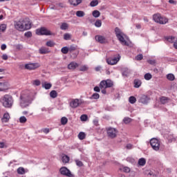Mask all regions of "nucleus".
Returning a JSON list of instances; mask_svg holds the SVG:
<instances>
[{
	"label": "nucleus",
	"mask_w": 177,
	"mask_h": 177,
	"mask_svg": "<svg viewBox=\"0 0 177 177\" xmlns=\"http://www.w3.org/2000/svg\"><path fill=\"white\" fill-rule=\"evenodd\" d=\"M35 99V93L30 90H25L21 93L20 95V106L23 109L28 107L32 100Z\"/></svg>",
	"instance_id": "obj_1"
},
{
	"label": "nucleus",
	"mask_w": 177,
	"mask_h": 177,
	"mask_svg": "<svg viewBox=\"0 0 177 177\" xmlns=\"http://www.w3.org/2000/svg\"><path fill=\"white\" fill-rule=\"evenodd\" d=\"M15 28L19 31H26V30L31 28V22L27 18L21 19L19 21L15 22Z\"/></svg>",
	"instance_id": "obj_2"
},
{
	"label": "nucleus",
	"mask_w": 177,
	"mask_h": 177,
	"mask_svg": "<svg viewBox=\"0 0 177 177\" xmlns=\"http://www.w3.org/2000/svg\"><path fill=\"white\" fill-rule=\"evenodd\" d=\"M0 102L6 109H10L13 106V97L10 95L6 94L0 98Z\"/></svg>",
	"instance_id": "obj_3"
},
{
	"label": "nucleus",
	"mask_w": 177,
	"mask_h": 177,
	"mask_svg": "<svg viewBox=\"0 0 177 177\" xmlns=\"http://www.w3.org/2000/svg\"><path fill=\"white\" fill-rule=\"evenodd\" d=\"M115 35L118 39V41H120V44H122V45H124L126 46H128V42H127V40H125V38H127V35H125V34H124V32H122V30H121V29H120V28L116 27L115 28Z\"/></svg>",
	"instance_id": "obj_4"
},
{
	"label": "nucleus",
	"mask_w": 177,
	"mask_h": 177,
	"mask_svg": "<svg viewBox=\"0 0 177 177\" xmlns=\"http://www.w3.org/2000/svg\"><path fill=\"white\" fill-rule=\"evenodd\" d=\"M153 20L158 24H167L168 23V19L165 17L161 16V14L157 13L153 15Z\"/></svg>",
	"instance_id": "obj_5"
},
{
	"label": "nucleus",
	"mask_w": 177,
	"mask_h": 177,
	"mask_svg": "<svg viewBox=\"0 0 177 177\" xmlns=\"http://www.w3.org/2000/svg\"><path fill=\"white\" fill-rule=\"evenodd\" d=\"M106 132L109 138H110L111 139H114L115 138H117L118 130L113 127H109L106 129Z\"/></svg>",
	"instance_id": "obj_6"
},
{
	"label": "nucleus",
	"mask_w": 177,
	"mask_h": 177,
	"mask_svg": "<svg viewBox=\"0 0 177 177\" xmlns=\"http://www.w3.org/2000/svg\"><path fill=\"white\" fill-rule=\"evenodd\" d=\"M113 85V81L110 80H102L100 83V89H106L107 88H111Z\"/></svg>",
	"instance_id": "obj_7"
},
{
	"label": "nucleus",
	"mask_w": 177,
	"mask_h": 177,
	"mask_svg": "<svg viewBox=\"0 0 177 177\" xmlns=\"http://www.w3.org/2000/svg\"><path fill=\"white\" fill-rule=\"evenodd\" d=\"M150 145L155 151H158L160 150V140L157 138H151L150 140Z\"/></svg>",
	"instance_id": "obj_8"
},
{
	"label": "nucleus",
	"mask_w": 177,
	"mask_h": 177,
	"mask_svg": "<svg viewBox=\"0 0 177 177\" xmlns=\"http://www.w3.org/2000/svg\"><path fill=\"white\" fill-rule=\"evenodd\" d=\"M59 172L61 175H63L64 176H68V177H75L74 174H71V171L70 169H68L66 167H62L59 169Z\"/></svg>",
	"instance_id": "obj_9"
},
{
	"label": "nucleus",
	"mask_w": 177,
	"mask_h": 177,
	"mask_svg": "<svg viewBox=\"0 0 177 177\" xmlns=\"http://www.w3.org/2000/svg\"><path fill=\"white\" fill-rule=\"evenodd\" d=\"M10 88V84L8 82H0V92H6Z\"/></svg>",
	"instance_id": "obj_10"
},
{
	"label": "nucleus",
	"mask_w": 177,
	"mask_h": 177,
	"mask_svg": "<svg viewBox=\"0 0 177 177\" xmlns=\"http://www.w3.org/2000/svg\"><path fill=\"white\" fill-rule=\"evenodd\" d=\"M120 59H121L120 55L113 58H108L106 59V63L111 66H114V64H117L120 62Z\"/></svg>",
	"instance_id": "obj_11"
},
{
	"label": "nucleus",
	"mask_w": 177,
	"mask_h": 177,
	"mask_svg": "<svg viewBox=\"0 0 177 177\" xmlns=\"http://www.w3.org/2000/svg\"><path fill=\"white\" fill-rule=\"evenodd\" d=\"M139 103H142V104H147L149 102H150V97L146 95H141L139 97L138 100Z\"/></svg>",
	"instance_id": "obj_12"
},
{
	"label": "nucleus",
	"mask_w": 177,
	"mask_h": 177,
	"mask_svg": "<svg viewBox=\"0 0 177 177\" xmlns=\"http://www.w3.org/2000/svg\"><path fill=\"white\" fill-rule=\"evenodd\" d=\"M69 104L72 109H77V107H78V106H80V100L79 99L72 100Z\"/></svg>",
	"instance_id": "obj_13"
},
{
	"label": "nucleus",
	"mask_w": 177,
	"mask_h": 177,
	"mask_svg": "<svg viewBox=\"0 0 177 177\" xmlns=\"http://www.w3.org/2000/svg\"><path fill=\"white\" fill-rule=\"evenodd\" d=\"M95 40L100 44H107V39L104 36L96 35Z\"/></svg>",
	"instance_id": "obj_14"
},
{
	"label": "nucleus",
	"mask_w": 177,
	"mask_h": 177,
	"mask_svg": "<svg viewBox=\"0 0 177 177\" xmlns=\"http://www.w3.org/2000/svg\"><path fill=\"white\" fill-rule=\"evenodd\" d=\"M132 71L128 68H123L122 69V75L124 77H128L129 75H131Z\"/></svg>",
	"instance_id": "obj_15"
},
{
	"label": "nucleus",
	"mask_w": 177,
	"mask_h": 177,
	"mask_svg": "<svg viewBox=\"0 0 177 177\" xmlns=\"http://www.w3.org/2000/svg\"><path fill=\"white\" fill-rule=\"evenodd\" d=\"M38 67H39V64H28L25 65L26 70H35V68H38Z\"/></svg>",
	"instance_id": "obj_16"
},
{
	"label": "nucleus",
	"mask_w": 177,
	"mask_h": 177,
	"mask_svg": "<svg viewBox=\"0 0 177 177\" xmlns=\"http://www.w3.org/2000/svg\"><path fill=\"white\" fill-rule=\"evenodd\" d=\"M80 65L75 62H72L68 65V70H75Z\"/></svg>",
	"instance_id": "obj_17"
},
{
	"label": "nucleus",
	"mask_w": 177,
	"mask_h": 177,
	"mask_svg": "<svg viewBox=\"0 0 177 177\" xmlns=\"http://www.w3.org/2000/svg\"><path fill=\"white\" fill-rule=\"evenodd\" d=\"M68 2L72 6H78V5L82 3V0H68Z\"/></svg>",
	"instance_id": "obj_18"
},
{
	"label": "nucleus",
	"mask_w": 177,
	"mask_h": 177,
	"mask_svg": "<svg viewBox=\"0 0 177 177\" xmlns=\"http://www.w3.org/2000/svg\"><path fill=\"white\" fill-rule=\"evenodd\" d=\"M134 88H140L142 86V80L136 79L133 81Z\"/></svg>",
	"instance_id": "obj_19"
},
{
	"label": "nucleus",
	"mask_w": 177,
	"mask_h": 177,
	"mask_svg": "<svg viewBox=\"0 0 177 177\" xmlns=\"http://www.w3.org/2000/svg\"><path fill=\"white\" fill-rule=\"evenodd\" d=\"M37 35H45V28L42 27L36 30Z\"/></svg>",
	"instance_id": "obj_20"
},
{
	"label": "nucleus",
	"mask_w": 177,
	"mask_h": 177,
	"mask_svg": "<svg viewBox=\"0 0 177 177\" xmlns=\"http://www.w3.org/2000/svg\"><path fill=\"white\" fill-rule=\"evenodd\" d=\"M10 118V116L9 115V113H6L3 114L1 121H2V122H8V121H9Z\"/></svg>",
	"instance_id": "obj_21"
},
{
	"label": "nucleus",
	"mask_w": 177,
	"mask_h": 177,
	"mask_svg": "<svg viewBox=\"0 0 177 177\" xmlns=\"http://www.w3.org/2000/svg\"><path fill=\"white\" fill-rule=\"evenodd\" d=\"M168 42H170L171 44H174V42H176L177 39L176 37L174 36H169L165 38Z\"/></svg>",
	"instance_id": "obj_22"
},
{
	"label": "nucleus",
	"mask_w": 177,
	"mask_h": 177,
	"mask_svg": "<svg viewBox=\"0 0 177 177\" xmlns=\"http://www.w3.org/2000/svg\"><path fill=\"white\" fill-rule=\"evenodd\" d=\"M6 24L0 25V38H2V32L6 31Z\"/></svg>",
	"instance_id": "obj_23"
},
{
	"label": "nucleus",
	"mask_w": 177,
	"mask_h": 177,
	"mask_svg": "<svg viewBox=\"0 0 177 177\" xmlns=\"http://www.w3.org/2000/svg\"><path fill=\"white\" fill-rule=\"evenodd\" d=\"M50 97H52V99H56L57 97V92L55 90H53L50 92Z\"/></svg>",
	"instance_id": "obj_24"
},
{
	"label": "nucleus",
	"mask_w": 177,
	"mask_h": 177,
	"mask_svg": "<svg viewBox=\"0 0 177 177\" xmlns=\"http://www.w3.org/2000/svg\"><path fill=\"white\" fill-rule=\"evenodd\" d=\"M46 46H48L49 48H53L55 45H56V43L52 40H49L46 43Z\"/></svg>",
	"instance_id": "obj_25"
},
{
	"label": "nucleus",
	"mask_w": 177,
	"mask_h": 177,
	"mask_svg": "<svg viewBox=\"0 0 177 177\" xmlns=\"http://www.w3.org/2000/svg\"><path fill=\"white\" fill-rule=\"evenodd\" d=\"M76 16L77 17H84V16H85V12L82 10H77L76 12Z\"/></svg>",
	"instance_id": "obj_26"
},
{
	"label": "nucleus",
	"mask_w": 177,
	"mask_h": 177,
	"mask_svg": "<svg viewBox=\"0 0 177 177\" xmlns=\"http://www.w3.org/2000/svg\"><path fill=\"white\" fill-rule=\"evenodd\" d=\"M138 165H140L141 167H143L146 165V159L142 158H140L138 160Z\"/></svg>",
	"instance_id": "obj_27"
},
{
	"label": "nucleus",
	"mask_w": 177,
	"mask_h": 177,
	"mask_svg": "<svg viewBox=\"0 0 177 177\" xmlns=\"http://www.w3.org/2000/svg\"><path fill=\"white\" fill-rule=\"evenodd\" d=\"M32 85H33L34 86H39V85H41V81L38 80H32L31 82Z\"/></svg>",
	"instance_id": "obj_28"
},
{
	"label": "nucleus",
	"mask_w": 177,
	"mask_h": 177,
	"mask_svg": "<svg viewBox=\"0 0 177 177\" xmlns=\"http://www.w3.org/2000/svg\"><path fill=\"white\" fill-rule=\"evenodd\" d=\"M168 100H169V98H168L167 97H162L160 98V103H162V104H165L168 103Z\"/></svg>",
	"instance_id": "obj_29"
},
{
	"label": "nucleus",
	"mask_w": 177,
	"mask_h": 177,
	"mask_svg": "<svg viewBox=\"0 0 177 177\" xmlns=\"http://www.w3.org/2000/svg\"><path fill=\"white\" fill-rule=\"evenodd\" d=\"M17 174L19 175H24V174H26V170L24 167H19L17 169Z\"/></svg>",
	"instance_id": "obj_30"
},
{
	"label": "nucleus",
	"mask_w": 177,
	"mask_h": 177,
	"mask_svg": "<svg viewBox=\"0 0 177 177\" xmlns=\"http://www.w3.org/2000/svg\"><path fill=\"white\" fill-rule=\"evenodd\" d=\"M61 30H68V24L67 23H62L61 26H60Z\"/></svg>",
	"instance_id": "obj_31"
},
{
	"label": "nucleus",
	"mask_w": 177,
	"mask_h": 177,
	"mask_svg": "<svg viewBox=\"0 0 177 177\" xmlns=\"http://www.w3.org/2000/svg\"><path fill=\"white\" fill-rule=\"evenodd\" d=\"M86 136V135L84 132H80L78 134V138L80 139V140H84V139H85Z\"/></svg>",
	"instance_id": "obj_32"
},
{
	"label": "nucleus",
	"mask_w": 177,
	"mask_h": 177,
	"mask_svg": "<svg viewBox=\"0 0 177 177\" xmlns=\"http://www.w3.org/2000/svg\"><path fill=\"white\" fill-rule=\"evenodd\" d=\"M97 5H99V1L97 0H93L90 3V6H91V8H95V6H97Z\"/></svg>",
	"instance_id": "obj_33"
},
{
	"label": "nucleus",
	"mask_w": 177,
	"mask_h": 177,
	"mask_svg": "<svg viewBox=\"0 0 177 177\" xmlns=\"http://www.w3.org/2000/svg\"><path fill=\"white\" fill-rule=\"evenodd\" d=\"M120 171H122L123 172H125L126 174H129L131 172V168L128 167H124L123 168L120 169Z\"/></svg>",
	"instance_id": "obj_34"
},
{
	"label": "nucleus",
	"mask_w": 177,
	"mask_h": 177,
	"mask_svg": "<svg viewBox=\"0 0 177 177\" xmlns=\"http://www.w3.org/2000/svg\"><path fill=\"white\" fill-rule=\"evenodd\" d=\"M167 78L169 81H174L175 80V75L172 73H169L167 75Z\"/></svg>",
	"instance_id": "obj_35"
},
{
	"label": "nucleus",
	"mask_w": 177,
	"mask_h": 177,
	"mask_svg": "<svg viewBox=\"0 0 177 177\" xmlns=\"http://www.w3.org/2000/svg\"><path fill=\"white\" fill-rule=\"evenodd\" d=\"M88 70H89V67L87 65H83L79 68L80 71H88Z\"/></svg>",
	"instance_id": "obj_36"
},
{
	"label": "nucleus",
	"mask_w": 177,
	"mask_h": 177,
	"mask_svg": "<svg viewBox=\"0 0 177 177\" xmlns=\"http://www.w3.org/2000/svg\"><path fill=\"white\" fill-rule=\"evenodd\" d=\"M129 102L131 103V104H135V103H136V97L133 96L129 97Z\"/></svg>",
	"instance_id": "obj_37"
},
{
	"label": "nucleus",
	"mask_w": 177,
	"mask_h": 177,
	"mask_svg": "<svg viewBox=\"0 0 177 177\" xmlns=\"http://www.w3.org/2000/svg\"><path fill=\"white\" fill-rule=\"evenodd\" d=\"M92 15H93V17L97 18L100 16V12L97 10H95L93 11Z\"/></svg>",
	"instance_id": "obj_38"
},
{
	"label": "nucleus",
	"mask_w": 177,
	"mask_h": 177,
	"mask_svg": "<svg viewBox=\"0 0 177 177\" xmlns=\"http://www.w3.org/2000/svg\"><path fill=\"white\" fill-rule=\"evenodd\" d=\"M19 122L21 124H26L27 122V118H26L25 116H21L19 118Z\"/></svg>",
	"instance_id": "obj_39"
},
{
	"label": "nucleus",
	"mask_w": 177,
	"mask_h": 177,
	"mask_svg": "<svg viewBox=\"0 0 177 177\" xmlns=\"http://www.w3.org/2000/svg\"><path fill=\"white\" fill-rule=\"evenodd\" d=\"M67 122H68V119H67V118L62 117L61 118V124H62V125H66V124H67Z\"/></svg>",
	"instance_id": "obj_40"
},
{
	"label": "nucleus",
	"mask_w": 177,
	"mask_h": 177,
	"mask_svg": "<svg viewBox=\"0 0 177 177\" xmlns=\"http://www.w3.org/2000/svg\"><path fill=\"white\" fill-rule=\"evenodd\" d=\"M144 78L145 80H146L147 81H150V80H151V78H153V76L151 75V74L150 73H146L144 75Z\"/></svg>",
	"instance_id": "obj_41"
},
{
	"label": "nucleus",
	"mask_w": 177,
	"mask_h": 177,
	"mask_svg": "<svg viewBox=\"0 0 177 177\" xmlns=\"http://www.w3.org/2000/svg\"><path fill=\"white\" fill-rule=\"evenodd\" d=\"M70 161V158L68 156H64L62 157V162H64L65 164H67Z\"/></svg>",
	"instance_id": "obj_42"
},
{
	"label": "nucleus",
	"mask_w": 177,
	"mask_h": 177,
	"mask_svg": "<svg viewBox=\"0 0 177 177\" xmlns=\"http://www.w3.org/2000/svg\"><path fill=\"white\" fill-rule=\"evenodd\" d=\"M61 52L62 53H64V55H67V53H68L69 52V49L68 47H63L62 49H61Z\"/></svg>",
	"instance_id": "obj_43"
},
{
	"label": "nucleus",
	"mask_w": 177,
	"mask_h": 177,
	"mask_svg": "<svg viewBox=\"0 0 177 177\" xmlns=\"http://www.w3.org/2000/svg\"><path fill=\"white\" fill-rule=\"evenodd\" d=\"M64 39H65V41H68L69 39H71V35H70L69 33H65L64 35Z\"/></svg>",
	"instance_id": "obj_44"
},
{
	"label": "nucleus",
	"mask_w": 177,
	"mask_h": 177,
	"mask_svg": "<svg viewBox=\"0 0 177 177\" xmlns=\"http://www.w3.org/2000/svg\"><path fill=\"white\" fill-rule=\"evenodd\" d=\"M131 122H132V119H131L130 118H124L123 119V122H124L125 124H129Z\"/></svg>",
	"instance_id": "obj_45"
},
{
	"label": "nucleus",
	"mask_w": 177,
	"mask_h": 177,
	"mask_svg": "<svg viewBox=\"0 0 177 177\" xmlns=\"http://www.w3.org/2000/svg\"><path fill=\"white\" fill-rule=\"evenodd\" d=\"M99 97H100V95H99V93H95L92 95L91 99H99Z\"/></svg>",
	"instance_id": "obj_46"
},
{
	"label": "nucleus",
	"mask_w": 177,
	"mask_h": 177,
	"mask_svg": "<svg viewBox=\"0 0 177 177\" xmlns=\"http://www.w3.org/2000/svg\"><path fill=\"white\" fill-rule=\"evenodd\" d=\"M14 46L17 50H21V49H23V45L21 44H16Z\"/></svg>",
	"instance_id": "obj_47"
},
{
	"label": "nucleus",
	"mask_w": 177,
	"mask_h": 177,
	"mask_svg": "<svg viewBox=\"0 0 177 177\" xmlns=\"http://www.w3.org/2000/svg\"><path fill=\"white\" fill-rule=\"evenodd\" d=\"M95 27H102V21L101 20H97L95 23Z\"/></svg>",
	"instance_id": "obj_48"
},
{
	"label": "nucleus",
	"mask_w": 177,
	"mask_h": 177,
	"mask_svg": "<svg viewBox=\"0 0 177 177\" xmlns=\"http://www.w3.org/2000/svg\"><path fill=\"white\" fill-rule=\"evenodd\" d=\"M50 88H52V84L45 82V89H50Z\"/></svg>",
	"instance_id": "obj_49"
},
{
	"label": "nucleus",
	"mask_w": 177,
	"mask_h": 177,
	"mask_svg": "<svg viewBox=\"0 0 177 177\" xmlns=\"http://www.w3.org/2000/svg\"><path fill=\"white\" fill-rule=\"evenodd\" d=\"M45 35H55V33L50 32L48 29H45Z\"/></svg>",
	"instance_id": "obj_50"
},
{
	"label": "nucleus",
	"mask_w": 177,
	"mask_h": 177,
	"mask_svg": "<svg viewBox=\"0 0 177 177\" xmlns=\"http://www.w3.org/2000/svg\"><path fill=\"white\" fill-rule=\"evenodd\" d=\"M69 52H73L77 49V46L75 45H71L69 48Z\"/></svg>",
	"instance_id": "obj_51"
},
{
	"label": "nucleus",
	"mask_w": 177,
	"mask_h": 177,
	"mask_svg": "<svg viewBox=\"0 0 177 177\" xmlns=\"http://www.w3.org/2000/svg\"><path fill=\"white\" fill-rule=\"evenodd\" d=\"M81 121H86L88 120V115H82L80 117Z\"/></svg>",
	"instance_id": "obj_52"
},
{
	"label": "nucleus",
	"mask_w": 177,
	"mask_h": 177,
	"mask_svg": "<svg viewBox=\"0 0 177 177\" xmlns=\"http://www.w3.org/2000/svg\"><path fill=\"white\" fill-rule=\"evenodd\" d=\"M127 161H128V162H131V164H133V162H135V159H133V158L128 157L127 158Z\"/></svg>",
	"instance_id": "obj_53"
},
{
	"label": "nucleus",
	"mask_w": 177,
	"mask_h": 177,
	"mask_svg": "<svg viewBox=\"0 0 177 177\" xmlns=\"http://www.w3.org/2000/svg\"><path fill=\"white\" fill-rule=\"evenodd\" d=\"M76 165L77 167H82L84 164L80 160H75Z\"/></svg>",
	"instance_id": "obj_54"
},
{
	"label": "nucleus",
	"mask_w": 177,
	"mask_h": 177,
	"mask_svg": "<svg viewBox=\"0 0 177 177\" xmlns=\"http://www.w3.org/2000/svg\"><path fill=\"white\" fill-rule=\"evenodd\" d=\"M25 37H27V38H30V37H32V33L30 31L25 32L24 34Z\"/></svg>",
	"instance_id": "obj_55"
},
{
	"label": "nucleus",
	"mask_w": 177,
	"mask_h": 177,
	"mask_svg": "<svg viewBox=\"0 0 177 177\" xmlns=\"http://www.w3.org/2000/svg\"><path fill=\"white\" fill-rule=\"evenodd\" d=\"M136 60H142L143 59V55L140 54L136 57Z\"/></svg>",
	"instance_id": "obj_56"
},
{
	"label": "nucleus",
	"mask_w": 177,
	"mask_h": 177,
	"mask_svg": "<svg viewBox=\"0 0 177 177\" xmlns=\"http://www.w3.org/2000/svg\"><path fill=\"white\" fill-rule=\"evenodd\" d=\"M57 6H59V8H66V4L64 3H59L57 4Z\"/></svg>",
	"instance_id": "obj_57"
},
{
	"label": "nucleus",
	"mask_w": 177,
	"mask_h": 177,
	"mask_svg": "<svg viewBox=\"0 0 177 177\" xmlns=\"http://www.w3.org/2000/svg\"><path fill=\"white\" fill-rule=\"evenodd\" d=\"M39 53H41V55H44L45 53V48H41L39 50Z\"/></svg>",
	"instance_id": "obj_58"
},
{
	"label": "nucleus",
	"mask_w": 177,
	"mask_h": 177,
	"mask_svg": "<svg viewBox=\"0 0 177 177\" xmlns=\"http://www.w3.org/2000/svg\"><path fill=\"white\" fill-rule=\"evenodd\" d=\"M1 58L3 59V60H8V55L3 54L1 57Z\"/></svg>",
	"instance_id": "obj_59"
},
{
	"label": "nucleus",
	"mask_w": 177,
	"mask_h": 177,
	"mask_svg": "<svg viewBox=\"0 0 177 177\" xmlns=\"http://www.w3.org/2000/svg\"><path fill=\"white\" fill-rule=\"evenodd\" d=\"M148 63H149V64H156V60L154 59L148 60Z\"/></svg>",
	"instance_id": "obj_60"
},
{
	"label": "nucleus",
	"mask_w": 177,
	"mask_h": 177,
	"mask_svg": "<svg viewBox=\"0 0 177 177\" xmlns=\"http://www.w3.org/2000/svg\"><path fill=\"white\" fill-rule=\"evenodd\" d=\"M94 91L95 92H100V87H99V86L94 87Z\"/></svg>",
	"instance_id": "obj_61"
},
{
	"label": "nucleus",
	"mask_w": 177,
	"mask_h": 177,
	"mask_svg": "<svg viewBox=\"0 0 177 177\" xmlns=\"http://www.w3.org/2000/svg\"><path fill=\"white\" fill-rule=\"evenodd\" d=\"M1 50H5L6 49V44H2L1 46Z\"/></svg>",
	"instance_id": "obj_62"
},
{
	"label": "nucleus",
	"mask_w": 177,
	"mask_h": 177,
	"mask_svg": "<svg viewBox=\"0 0 177 177\" xmlns=\"http://www.w3.org/2000/svg\"><path fill=\"white\" fill-rule=\"evenodd\" d=\"M5 147V142H0V148L3 149Z\"/></svg>",
	"instance_id": "obj_63"
},
{
	"label": "nucleus",
	"mask_w": 177,
	"mask_h": 177,
	"mask_svg": "<svg viewBox=\"0 0 177 177\" xmlns=\"http://www.w3.org/2000/svg\"><path fill=\"white\" fill-rule=\"evenodd\" d=\"M101 68H102V66H97V67H95V71H100Z\"/></svg>",
	"instance_id": "obj_64"
}]
</instances>
